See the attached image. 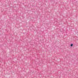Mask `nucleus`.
<instances>
[{
  "label": "nucleus",
  "mask_w": 78,
  "mask_h": 78,
  "mask_svg": "<svg viewBox=\"0 0 78 78\" xmlns=\"http://www.w3.org/2000/svg\"><path fill=\"white\" fill-rule=\"evenodd\" d=\"M73 44H72L70 45L71 47H72V46H73Z\"/></svg>",
  "instance_id": "nucleus-1"
}]
</instances>
